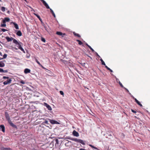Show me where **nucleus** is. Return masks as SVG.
Instances as JSON below:
<instances>
[{"instance_id":"f257e3e1","label":"nucleus","mask_w":150,"mask_h":150,"mask_svg":"<svg viewBox=\"0 0 150 150\" xmlns=\"http://www.w3.org/2000/svg\"><path fill=\"white\" fill-rule=\"evenodd\" d=\"M13 43L16 44L17 45V48L15 47L14 49L16 50H18V49H19L21 51L23 52V53H25V52L24 51L22 47V45L23 44L20 42H18L16 40L14 39L13 40Z\"/></svg>"},{"instance_id":"f03ea898","label":"nucleus","mask_w":150,"mask_h":150,"mask_svg":"<svg viewBox=\"0 0 150 150\" xmlns=\"http://www.w3.org/2000/svg\"><path fill=\"white\" fill-rule=\"evenodd\" d=\"M5 115L6 118L10 125L13 128H17V126L16 125L14 124L11 121L9 114L7 112H5Z\"/></svg>"},{"instance_id":"7ed1b4c3","label":"nucleus","mask_w":150,"mask_h":150,"mask_svg":"<svg viewBox=\"0 0 150 150\" xmlns=\"http://www.w3.org/2000/svg\"><path fill=\"white\" fill-rule=\"evenodd\" d=\"M72 140L74 141L75 142H78L80 143L83 145H85V143L83 140L80 139H78L77 138H72L71 139Z\"/></svg>"},{"instance_id":"20e7f679","label":"nucleus","mask_w":150,"mask_h":150,"mask_svg":"<svg viewBox=\"0 0 150 150\" xmlns=\"http://www.w3.org/2000/svg\"><path fill=\"white\" fill-rule=\"evenodd\" d=\"M11 78H10L8 79H7V81H4L3 82V84L4 85H7L11 83Z\"/></svg>"},{"instance_id":"39448f33","label":"nucleus","mask_w":150,"mask_h":150,"mask_svg":"<svg viewBox=\"0 0 150 150\" xmlns=\"http://www.w3.org/2000/svg\"><path fill=\"white\" fill-rule=\"evenodd\" d=\"M49 120L50 123L52 124H59V123L57 121L50 119H49Z\"/></svg>"},{"instance_id":"423d86ee","label":"nucleus","mask_w":150,"mask_h":150,"mask_svg":"<svg viewBox=\"0 0 150 150\" xmlns=\"http://www.w3.org/2000/svg\"><path fill=\"white\" fill-rule=\"evenodd\" d=\"M44 105L47 107L49 110H52V108L47 103H44Z\"/></svg>"},{"instance_id":"0eeeda50","label":"nucleus","mask_w":150,"mask_h":150,"mask_svg":"<svg viewBox=\"0 0 150 150\" xmlns=\"http://www.w3.org/2000/svg\"><path fill=\"white\" fill-rule=\"evenodd\" d=\"M43 3V4L45 6L46 8L47 9H50V8L48 4L44 0H40Z\"/></svg>"},{"instance_id":"6e6552de","label":"nucleus","mask_w":150,"mask_h":150,"mask_svg":"<svg viewBox=\"0 0 150 150\" xmlns=\"http://www.w3.org/2000/svg\"><path fill=\"white\" fill-rule=\"evenodd\" d=\"M5 38L8 42L11 41L13 40H13H14V39H15L13 38L12 37L10 38L8 36L6 37Z\"/></svg>"},{"instance_id":"1a4fd4ad","label":"nucleus","mask_w":150,"mask_h":150,"mask_svg":"<svg viewBox=\"0 0 150 150\" xmlns=\"http://www.w3.org/2000/svg\"><path fill=\"white\" fill-rule=\"evenodd\" d=\"M133 99L135 100V102L138 105L140 106V107H142V105L140 103V102H139L137 99L135 98L134 97H133Z\"/></svg>"},{"instance_id":"9d476101","label":"nucleus","mask_w":150,"mask_h":150,"mask_svg":"<svg viewBox=\"0 0 150 150\" xmlns=\"http://www.w3.org/2000/svg\"><path fill=\"white\" fill-rule=\"evenodd\" d=\"M72 134L74 136L78 137L79 136V133L75 130L73 131Z\"/></svg>"},{"instance_id":"9b49d317","label":"nucleus","mask_w":150,"mask_h":150,"mask_svg":"<svg viewBox=\"0 0 150 150\" xmlns=\"http://www.w3.org/2000/svg\"><path fill=\"white\" fill-rule=\"evenodd\" d=\"M30 69H25L24 70V72L25 74H26L30 73Z\"/></svg>"},{"instance_id":"f8f14e48","label":"nucleus","mask_w":150,"mask_h":150,"mask_svg":"<svg viewBox=\"0 0 150 150\" xmlns=\"http://www.w3.org/2000/svg\"><path fill=\"white\" fill-rule=\"evenodd\" d=\"M1 128L2 131L4 132L5 131V128L4 125H0V129Z\"/></svg>"},{"instance_id":"ddd939ff","label":"nucleus","mask_w":150,"mask_h":150,"mask_svg":"<svg viewBox=\"0 0 150 150\" xmlns=\"http://www.w3.org/2000/svg\"><path fill=\"white\" fill-rule=\"evenodd\" d=\"M16 35L19 36H21L22 35V33L20 30H18L16 33Z\"/></svg>"},{"instance_id":"4468645a","label":"nucleus","mask_w":150,"mask_h":150,"mask_svg":"<svg viewBox=\"0 0 150 150\" xmlns=\"http://www.w3.org/2000/svg\"><path fill=\"white\" fill-rule=\"evenodd\" d=\"M35 61L43 69H45V68L40 64V62L37 60V59H35Z\"/></svg>"},{"instance_id":"2eb2a0df","label":"nucleus","mask_w":150,"mask_h":150,"mask_svg":"<svg viewBox=\"0 0 150 150\" xmlns=\"http://www.w3.org/2000/svg\"><path fill=\"white\" fill-rule=\"evenodd\" d=\"M1 150H12L11 149L9 148L2 147L1 148Z\"/></svg>"},{"instance_id":"dca6fc26","label":"nucleus","mask_w":150,"mask_h":150,"mask_svg":"<svg viewBox=\"0 0 150 150\" xmlns=\"http://www.w3.org/2000/svg\"><path fill=\"white\" fill-rule=\"evenodd\" d=\"M13 24L16 29H19V28L18 24L15 23H13Z\"/></svg>"},{"instance_id":"f3484780","label":"nucleus","mask_w":150,"mask_h":150,"mask_svg":"<svg viewBox=\"0 0 150 150\" xmlns=\"http://www.w3.org/2000/svg\"><path fill=\"white\" fill-rule=\"evenodd\" d=\"M73 33L74 35L78 37H80V35L76 33L75 32H73Z\"/></svg>"},{"instance_id":"a211bd4d","label":"nucleus","mask_w":150,"mask_h":150,"mask_svg":"<svg viewBox=\"0 0 150 150\" xmlns=\"http://www.w3.org/2000/svg\"><path fill=\"white\" fill-rule=\"evenodd\" d=\"M5 66V64L2 62H0V67H3Z\"/></svg>"},{"instance_id":"6ab92c4d","label":"nucleus","mask_w":150,"mask_h":150,"mask_svg":"<svg viewBox=\"0 0 150 150\" xmlns=\"http://www.w3.org/2000/svg\"><path fill=\"white\" fill-rule=\"evenodd\" d=\"M50 11L51 13H52V15L54 17H55V15L54 12L53 11L51 8H50Z\"/></svg>"},{"instance_id":"aec40b11","label":"nucleus","mask_w":150,"mask_h":150,"mask_svg":"<svg viewBox=\"0 0 150 150\" xmlns=\"http://www.w3.org/2000/svg\"><path fill=\"white\" fill-rule=\"evenodd\" d=\"M8 71L7 70H4L0 68V72H7Z\"/></svg>"},{"instance_id":"412c9836","label":"nucleus","mask_w":150,"mask_h":150,"mask_svg":"<svg viewBox=\"0 0 150 150\" xmlns=\"http://www.w3.org/2000/svg\"><path fill=\"white\" fill-rule=\"evenodd\" d=\"M56 34L58 35L61 36L62 35H63V33L61 32L57 31L56 32Z\"/></svg>"},{"instance_id":"4be33fe9","label":"nucleus","mask_w":150,"mask_h":150,"mask_svg":"<svg viewBox=\"0 0 150 150\" xmlns=\"http://www.w3.org/2000/svg\"><path fill=\"white\" fill-rule=\"evenodd\" d=\"M76 41L78 42V44L79 45H82L83 44L82 42L80 40H76Z\"/></svg>"},{"instance_id":"5701e85b","label":"nucleus","mask_w":150,"mask_h":150,"mask_svg":"<svg viewBox=\"0 0 150 150\" xmlns=\"http://www.w3.org/2000/svg\"><path fill=\"white\" fill-rule=\"evenodd\" d=\"M4 20L6 22H9L10 21V18H5Z\"/></svg>"},{"instance_id":"b1692460","label":"nucleus","mask_w":150,"mask_h":150,"mask_svg":"<svg viewBox=\"0 0 150 150\" xmlns=\"http://www.w3.org/2000/svg\"><path fill=\"white\" fill-rule=\"evenodd\" d=\"M34 14L40 20V19H41V18H40V16L37 14L36 13H34Z\"/></svg>"},{"instance_id":"393cba45","label":"nucleus","mask_w":150,"mask_h":150,"mask_svg":"<svg viewBox=\"0 0 150 150\" xmlns=\"http://www.w3.org/2000/svg\"><path fill=\"white\" fill-rule=\"evenodd\" d=\"M100 60L102 64V65H105V62H104V61L102 59H100Z\"/></svg>"},{"instance_id":"a878e982","label":"nucleus","mask_w":150,"mask_h":150,"mask_svg":"<svg viewBox=\"0 0 150 150\" xmlns=\"http://www.w3.org/2000/svg\"><path fill=\"white\" fill-rule=\"evenodd\" d=\"M1 10L3 12L5 11V8L4 7H2L1 8Z\"/></svg>"},{"instance_id":"bb28decb","label":"nucleus","mask_w":150,"mask_h":150,"mask_svg":"<svg viewBox=\"0 0 150 150\" xmlns=\"http://www.w3.org/2000/svg\"><path fill=\"white\" fill-rule=\"evenodd\" d=\"M89 146L93 148H94L96 149H97L96 147H95L94 146H93L91 144H89Z\"/></svg>"},{"instance_id":"cd10ccee","label":"nucleus","mask_w":150,"mask_h":150,"mask_svg":"<svg viewBox=\"0 0 150 150\" xmlns=\"http://www.w3.org/2000/svg\"><path fill=\"white\" fill-rule=\"evenodd\" d=\"M41 40L43 42H45L46 41L45 39L42 37L41 38Z\"/></svg>"},{"instance_id":"c85d7f7f","label":"nucleus","mask_w":150,"mask_h":150,"mask_svg":"<svg viewBox=\"0 0 150 150\" xmlns=\"http://www.w3.org/2000/svg\"><path fill=\"white\" fill-rule=\"evenodd\" d=\"M3 79H9V77L8 76H4L3 77Z\"/></svg>"},{"instance_id":"c756f323","label":"nucleus","mask_w":150,"mask_h":150,"mask_svg":"<svg viewBox=\"0 0 150 150\" xmlns=\"http://www.w3.org/2000/svg\"><path fill=\"white\" fill-rule=\"evenodd\" d=\"M88 47L93 52H94V50L90 46H89Z\"/></svg>"},{"instance_id":"7c9ffc66","label":"nucleus","mask_w":150,"mask_h":150,"mask_svg":"<svg viewBox=\"0 0 150 150\" xmlns=\"http://www.w3.org/2000/svg\"><path fill=\"white\" fill-rule=\"evenodd\" d=\"M7 54H4L3 56V59H5V58H6V57H7Z\"/></svg>"},{"instance_id":"2f4dec72","label":"nucleus","mask_w":150,"mask_h":150,"mask_svg":"<svg viewBox=\"0 0 150 150\" xmlns=\"http://www.w3.org/2000/svg\"><path fill=\"white\" fill-rule=\"evenodd\" d=\"M119 84H120V86L122 88H125L124 86H123V85H122V83L120 82H119Z\"/></svg>"},{"instance_id":"473e14b6","label":"nucleus","mask_w":150,"mask_h":150,"mask_svg":"<svg viewBox=\"0 0 150 150\" xmlns=\"http://www.w3.org/2000/svg\"><path fill=\"white\" fill-rule=\"evenodd\" d=\"M65 35H66V34L65 33H63V35H61L62 38H64V37H65Z\"/></svg>"},{"instance_id":"72a5a7b5","label":"nucleus","mask_w":150,"mask_h":150,"mask_svg":"<svg viewBox=\"0 0 150 150\" xmlns=\"http://www.w3.org/2000/svg\"><path fill=\"white\" fill-rule=\"evenodd\" d=\"M6 26V24H1V27H5Z\"/></svg>"},{"instance_id":"f704fd0d","label":"nucleus","mask_w":150,"mask_h":150,"mask_svg":"<svg viewBox=\"0 0 150 150\" xmlns=\"http://www.w3.org/2000/svg\"><path fill=\"white\" fill-rule=\"evenodd\" d=\"M1 30L3 32H5L6 31H7V30L6 29H5L2 28V29H1Z\"/></svg>"},{"instance_id":"c9c22d12","label":"nucleus","mask_w":150,"mask_h":150,"mask_svg":"<svg viewBox=\"0 0 150 150\" xmlns=\"http://www.w3.org/2000/svg\"><path fill=\"white\" fill-rule=\"evenodd\" d=\"M60 93L62 95H63L64 94V92L62 91H60Z\"/></svg>"},{"instance_id":"e433bc0d","label":"nucleus","mask_w":150,"mask_h":150,"mask_svg":"<svg viewBox=\"0 0 150 150\" xmlns=\"http://www.w3.org/2000/svg\"><path fill=\"white\" fill-rule=\"evenodd\" d=\"M131 111L133 112L134 113H136L137 112L136 111L132 109H131Z\"/></svg>"},{"instance_id":"4c0bfd02","label":"nucleus","mask_w":150,"mask_h":150,"mask_svg":"<svg viewBox=\"0 0 150 150\" xmlns=\"http://www.w3.org/2000/svg\"><path fill=\"white\" fill-rule=\"evenodd\" d=\"M20 83H21L22 84H25V82H24L23 81H20Z\"/></svg>"},{"instance_id":"58836bf2","label":"nucleus","mask_w":150,"mask_h":150,"mask_svg":"<svg viewBox=\"0 0 150 150\" xmlns=\"http://www.w3.org/2000/svg\"><path fill=\"white\" fill-rule=\"evenodd\" d=\"M62 62L64 64L66 63L67 62L66 61H65V60H62Z\"/></svg>"},{"instance_id":"ea45409f","label":"nucleus","mask_w":150,"mask_h":150,"mask_svg":"<svg viewBox=\"0 0 150 150\" xmlns=\"http://www.w3.org/2000/svg\"><path fill=\"white\" fill-rule=\"evenodd\" d=\"M2 22L3 23V24H5V23L6 22V21L4 20H3V21H2Z\"/></svg>"},{"instance_id":"a19ab883","label":"nucleus","mask_w":150,"mask_h":150,"mask_svg":"<svg viewBox=\"0 0 150 150\" xmlns=\"http://www.w3.org/2000/svg\"><path fill=\"white\" fill-rule=\"evenodd\" d=\"M124 88L125 89V90H126L127 92H129V91L126 88Z\"/></svg>"},{"instance_id":"79ce46f5","label":"nucleus","mask_w":150,"mask_h":150,"mask_svg":"<svg viewBox=\"0 0 150 150\" xmlns=\"http://www.w3.org/2000/svg\"><path fill=\"white\" fill-rule=\"evenodd\" d=\"M48 121H46V120H45V124H48Z\"/></svg>"},{"instance_id":"37998d69","label":"nucleus","mask_w":150,"mask_h":150,"mask_svg":"<svg viewBox=\"0 0 150 150\" xmlns=\"http://www.w3.org/2000/svg\"><path fill=\"white\" fill-rule=\"evenodd\" d=\"M30 8L31 9V11H33L34 12H35V11H34V10L33 9V8H31L30 7Z\"/></svg>"},{"instance_id":"c03bdc74","label":"nucleus","mask_w":150,"mask_h":150,"mask_svg":"<svg viewBox=\"0 0 150 150\" xmlns=\"http://www.w3.org/2000/svg\"><path fill=\"white\" fill-rule=\"evenodd\" d=\"M87 56L88 57H89L91 58V59L92 60V58L91 57H90V56H88V55H87Z\"/></svg>"},{"instance_id":"a18cd8bd","label":"nucleus","mask_w":150,"mask_h":150,"mask_svg":"<svg viewBox=\"0 0 150 150\" xmlns=\"http://www.w3.org/2000/svg\"><path fill=\"white\" fill-rule=\"evenodd\" d=\"M42 23V19L41 18V19H40L39 20Z\"/></svg>"},{"instance_id":"49530a36","label":"nucleus","mask_w":150,"mask_h":150,"mask_svg":"<svg viewBox=\"0 0 150 150\" xmlns=\"http://www.w3.org/2000/svg\"><path fill=\"white\" fill-rule=\"evenodd\" d=\"M56 142H57V143H58V140L57 139L56 140Z\"/></svg>"},{"instance_id":"de8ad7c7","label":"nucleus","mask_w":150,"mask_h":150,"mask_svg":"<svg viewBox=\"0 0 150 150\" xmlns=\"http://www.w3.org/2000/svg\"><path fill=\"white\" fill-rule=\"evenodd\" d=\"M109 71L111 72H113L112 70H111V69H110V70Z\"/></svg>"},{"instance_id":"09e8293b","label":"nucleus","mask_w":150,"mask_h":150,"mask_svg":"<svg viewBox=\"0 0 150 150\" xmlns=\"http://www.w3.org/2000/svg\"><path fill=\"white\" fill-rule=\"evenodd\" d=\"M86 45L88 47H89V46H90V45H88V44L87 43H86Z\"/></svg>"},{"instance_id":"8fccbe9b","label":"nucleus","mask_w":150,"mask_h":150,"mask_svg":"<svg viewBox=\"0 0 150 150\" xmlns=\"http://www.w3.org/2000/svg\"><path fill=\"white\" fill-rule=\"evenodd\" d=\"M105 67L107 69L108 68V67L106 65H105Z\"/></svg>"},{"instance_id":"3c124183","label":"nucleus","mask_w":150,"mask_h":150,"mask_svg":"<svg viewBox=\"0 0 150 150\" xmlns=\"http://www.w3.org/2000/svg\"><path fill=\"white\" fill-rule=\"evenodd\" d=\"M107 69L108 70H110V69L109 67H108V68Z\"/></svg>"},{"instance_id":"603ef678","label":"nucleus","mask_w":150,"mask_h":150,"mask_svg":"<svg viewBox=\"0 0 150 150\" xmlns=\"http://www.w3.org/2000/svg\"><path fill=\"white\" fill-rule=\"evenodd\" d=\"M0 55L2 56V53H1V52H0Z\"/></svg>"},{"instance_id":"864d4df0","label":"nucleus","mask_w":150,"mask_h":150,"mask_svg":"<svg viewBox=\"0 0 150 150\" xmlns=\"http://www.w3.org/2000/svg\"><path fill=\"white\" fill-rule=\"evenodd\" d=\"M97 53V55L98 56V57H100V56L98 55V54L97 53Z\"/></svg>"},{"instance_id":"5fc2aeb1","label":"nucleus","mask_w":150,"mask_h":150,"mask_svg":"<svg viewBox=\"0 0 150 150\" xmlns=\"http://www.w3.org/2000/svg\"><path fill=\"white\" fill-rule=\"evenodd\" d=\"M3 59V58L0 57V60Z\"/></svg>"},{"instance_id":"6e6d98bb","label":"nucleus","mask_w":150,"mask_h":150,"mask_svg":"<svg viewBox=\"0 0 150 150\" xmlns=\"http://www.w3.org/2000/svg\"><path fill=\"white\" fill-rule=\"evenodd\" d=\"M1 0H0V1H1Z\"/></svg>"}]
</instances>
